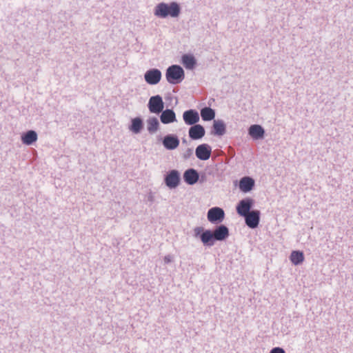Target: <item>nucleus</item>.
<instances>
[{
    "mask_svg": "<svg viewBox=\"0 0 353 353\" xmlns=\"http://www.w3.org/2000/svg\"><path fill=\"white\" fill-rule=\"evenodd\" d=\"M270 353H285V352L282 347H273L270 350Z\"/></svg>",
    "mask_w": 353,
    "mask_h": 353,
    "instance_id": "bb28decb",
    "label": "nucleus"
},
{
    "mask_svg": "<svg viewBox=\"0 0 353 353\" xmlns=\"http://www.w3.org/2000/svg\"><path fill=\"white\" fill-rule=\"evenodd\" d=\"M143 128V120L140 117H135L131 119L128 130L134 134H139Z\"/></svg>",
    "mask_w": 353,
    "mask_h": 353,
    "instance_id": "412c9836",
    "label": "nucleus"
},
{
    "mask_svg": "<svg viewBox=\"0 0 353 353\" xmlns=\"http://www.w3.org/2000/svg\"><path fill=\"white\" fill-rule=\"evenodd\" d=\"M180 172L176 170L169 171L164 177V182L170 189H174L179 186L181 181Z\"/></svg>",
    "mask_w": 353,
    "mask_h": 353,
    "instance_id": "423d86ee",
    "label": "nucleus"
},
{
    "mask_svg": "<svg viewBox=\"0 0 353 353\" xmlns=\"http://www.w3.org/2000/svg\"><path fill=\"white\" fill-rule=\"evenodd\" d=\"M205 231V229H204L203 227H201V226L195 227L193 229V236L196 239H199L200 241H201L202 236L204 234Z\"/></svg>",
    "mask_w": 353,
    "mask_h": 353,
    "instance_id": "a878e982",
    "label": "nucleus"
},
{
    "mask_svg": "<svg viewBox=\"0 0 353 353\" xmlns=\"http://www.w3.org/2000/svg\"><path fill=\"white\" fill-rule=\"evenodd\" d=\"M161 113L160 121L162 123L169 124L176 121V114L172 110H163Z\"/></svg>",
    "mask_w": 353,
    "mask_h": 353,
    "instance_id": "4468645a",
    "label": "nucleus"
},
{
    "mask_svg": "<svg viewBox=\"0 0 353 353\" xmlns=\"http://www.w3.org/2000/svg\"><path fill=\"white\" fill-rule=\"evenodd\" d=\"M305 259L303 252L302 251L294 250L290 255V260L294 265L301 264Z\"/></svg>",
    "mask_w": 353,
    "mask_h": 353,
    "instance_id": "5701e85b",
    "label": "nucleus"
},
{
    "mask_svg": "<svg viewBox=\"0 0 353 353\" xmlns=\"http://www.w3.org/2000/svg\"><path fill=\"white\" fill-rule=\"evenodd\" d=\"M183 119L186 125H194L199 121V114L195 110H186L183 114Z\"/></svg>",
    "mask_w": 353,
    "mask_h": 353,
    "instance_id": "9b49d317",
    "label": "nucleus"
},
{
    "mask_svg": "<svg viewBox=\"0 0 353 353\" xmlns=\"http://www.w3.org/2000/svg\"><path fill=\"white\" fill-rule=\"evenodd\" d=\"M215 241L213 232L210 230H205L201 241L203 245L205 247H212L214 245Z\"/></svg>",
    "mask_w": 353,
    "mask_h": 353,
    "instance_id": "4be33fe9",
    "label": "nucleus"
},
{
    "mask_svg": "<svg viewBox=\"0 0 353 353\" xmlns=\"http://www.w3.org/2000/svg\"><path fill=\"white\" fill-rule=\"evenodd\" d=\"M181 63L187 70H194L196 65V60L192 54H185L181 57Z\"/></svg>",
    "mask_w": 353,
    "mask_h": 353,
    "instance_id": "6ab92c4d",
    "label": "nucleus"
},
{
    "mask_svg": "<svg viewBox=\"0 0 353 353\" xmlns=\"http://www.w3.org/2000/svg\"><path fill=\"white\" fill-rule=\"evenodd\" d=\"M212 152V148L206 144L203 143L198 145L195 150L196 157L202 161H206L210 159Z\"/></svg>",
    "mask_w": 353,
    "mask_h": 353,
    "instance_id": "9d476101",
    "label": "nucleus"
},
{
    "mask_svg": "<svg viewBox=\"0 0 353 353\" xmlns=\"http://www.w3.org/2000/svg\"><path fill=\"white\" fill-rule=\"evenodd\" d=\"M254 180L250 176H244L239 181V188L244 193L250 192L254 186Z\"/></svg>",
    "mask_w": 353,
    "mask_h": 353,
    "instance_id": "ddd939ff",
    "label": "nucleus"
},
{
    "mask_svg": "<svg viewBox=\"0 0 353 353\" xmlns=\"http://www.w3.org/2000/svg\"><path fill=\"white\" fill-rule=\"evenodd\" d=\"M248 134L254 140L261 139L264 137L265 130L261 125L254 124L249 128Z\"/></svg>",
    "mask_w": 353,
    "mask_h": 353,
    "instance_id": "2eb2a0df",
    "label": "nucleus"
},
{
    "mask_svg": "<svg viewBox=\"0 0 353 353\" xmlns=\"http://www.w3.org/2000/svg\"><path fill=\"white\" fill-rule=\"evenodd\" d=\"M185 78L183 69L179 65H172L165 71V79L170 84L180 83Z\"/></svg>",
    "mask_w": 353,
    "mask_h": 353,
    "instance_id": "f03ea898",
    "label": "nucleus"
},
{
    "mask_svg": "<svg viewBox=\"0 0 353 353\" xmlns=\"http://www.w3.org/2000/svg\"><path fill=\"white\" fill-rule=\"evenodd\" d=\"M212 232L216 241H221L229 236V230L224 225L216 227Z\"/></svg>",
    "mask_w": 353,
    "mask_h": 353,
    "instance_id": "a211bd4d",
    "label": "nucleus"
},
{
    "mask_svg": "<svg viewBox=\"0 0 353 353\" xmlns=\"http://www.w3.org/2000/svg\"><path fill=\"white\" fill-rule=\"evenodd\" d=\"M148 108L150 113L159 114L164 108V103L162 97L157 94L149 99Z\"/></svg>",
    "mask_w": 353,
    "mask_h": 353,
    "instance_id": "7ed1b4c3",
    "label": "nucleus"
},
{
    "mask_svg": "<svg viewBox=\"0 0 353 353\" xmlns=\"http://www.w3.org/2000/svg\"><path fill=\"white\" fill-rule=\"evenodd\" d=\"M261 213L259 210H252L250 213L243 216L246 225L251 228L254 229L258 227L260 221Z\"/></svg>",
    "mask_w": 353,
    "mask_h": 353,
    "instance_id": "6e6552de",
    "label": "nucleus"
},
{
    "mask_svg": "<svg viewBox=\"0 0 353 353\" xmlns=\"http://www.w3.org/2000/svg\"><path fill=\"white\" fill-rule=\"evenodd\" d=\"M254 204V201L250 197H246L241 200L236 205V210L238 214L241 216H243L247 214L250 213V209Z\"/></svg>",
    "mask_w": 353,
    "mask_h": 353,
    "instance_id": "0eeeda50",
    "label": "nucleus"
},
{
    "mask_svg": "<svg viewBox=\"0 0 353 353\" xmlns=\"http://www.w3.org/2000/svg\"><path fill=\"white\" fill-rule=\"evenodd\" d=\"M207 219L211 223H220L225 219L224 210L219 207H213L208 211Z\"/></svg>",
    "mask_w": 353,
    "mask_h": 353,
    "instance_id": "39448f33",
    "label": "nucleus"
},
{
    "mask_svg": "<svg viewBox=\"0 0 353 353\" xmlns=\"http://www.w3.org/2000/svg\"><path fill=\"white\" fill-rule=\"evenodd\" d=\"M160 123L159 119L154 116L149 117L146 119V127L149 134H153L159 129Z\"/></svg>",
    "mask_w": 353,
    "mask_h": 353,
    "instance_id": "aec40b11",
    "label": "nucleus"
},
{
    "mask_svg": "<svg viewBox=\"0 0 353 353\" xmlns=\"http://www.w3.org/2000/svg\"><path fill=\"white\" fill-rule=\"evenodd\" d=\"M214 134L222 136L225 132V125L222 120H215L213 123Z\"/></svg>",
    "mask_w": 353,
    "mask_h": 353,
    "instance_id": "b1692460",
    "label": "nucleus"
},
{
    "mask_svg": "<svg viewBox=\"0 0 353 353\" xmlns=\"http://www.w3.org/2000/svg\"><path fill=\"white\" fill-rule=\"evenodd\" d=\"M37 139L38 134L34 130H28L21 135V142L26 145H32Z\"/></svg>",
    "mask_w": 353,
    "mask_h": 353,
    "instance_id": "dca6fc26",
    "label": "nucleus"
},
{
    "mask_svg": "<svg viewBox=\"0 0 353 353\" xmlns=\"http://www.w3.org/2000/svg\"><path fill=\"white\" fill-rule=\"evenodd\" d=\"M199 179V174L194 169H188L183 173L184 181L188 185L195 184L198 181Z\"/></svg>",
    "mask_w": 353,
    "mask_h": 353,
    "instance_id": "f3484780",
    "label": "nucleus"
},
{
    "mask_svg": "<svg viewBox=\"0 0 353 353\" xmlns=\"http://www.w3.org/2000/svg\"><path fill=\"white\" fill-rule=\"evenodd\" d=\"M201 117L203 121H208L214 119L215 112L210 108L205 107L201 110Z\"/></svg>",
    "mask_w": 353,
    "mask_h": 353,
    "instance_id": "393cba45",
    "label": "nucleus"
},
{
    "mask_svg": "<svg viewBox=\"0 0 353 353\" xmlns=\"http://www.w3.org/2000/svg\"><path fill=\"white\" fill-rule=\"evenodd\" d=\"M205 133L204 128L200 124L192 125L188 130L189 137L192 140H198L203 138Z\"/></svg>",
    "mask_w": 353,
    "mask_h": 353,
    "instance_id": "f8f14e48",
    "label": "nucleus"
},
{
    "mask_svg": "<svg viewBox=\"0 0 353 353\" xmlns=\"http://www.w3.org/2000/svg\"><path fill=\"white\" fill-rule=\"evenodd\" d=\"M145 81L150 85H155L160 83L162 79V72L157 68H150L144 73Z\"/></svg>",
    "mask_w": 353,
    "mask_h": 353,
    "instance_id": "20e7f679",
    "label": "nucleus"
},
{
    "mask_svg": "<svg viewBox=\"0 0 353 353\" xmlns=\"http://www.w3.org/2000/svg\"><path fill=\"white\" fill-rule=\"evenodd\" d=\"M173 259H174V257H173V256H172V255H171V254H168V255H166V256H164V258H163V261H164V263H165V264H168V263H171V262H172V261H173Z\"/></svg>",
    "mask_w": 353,
    "mask_h": 353,
    "instance_id": "cd10ccee",
    "label": "nucleus"
},
{
    "mask_svg": "<svg viewBox=\"0 0 353 353\" xmlns=\"http://www.w3.org/2000/svg\"><path fill=\"white\" fill-rule=\"evenodd\" d=\"M181 12V6L176 1L160 2L154 6L153 10L154 15L158 19H167L168 17L176 19L180 16Z\"/></svg>",
    "mask_w": 353,
    "mask_h": 353,
    "instance_id": "f257e3e1",
    "label": "nucleus"
},
{
    "mask_svg": "<svg viewBox=\"0 0 353 353\" xmlns=\"http://www.w3.org/2000/svg\"><path fill=\"white\" fill-rule=\"evenodd\" d=\"M179 139L175 134H170L165 135L162 140L163 147L168 150H174L176 149L179 147Z\"/></svg>",
    "mask_w": 353,
    "mask_h": 353,
    "instance_id": "1a4fd4ad",
    "label": "nucleus"
}]
</instances>
